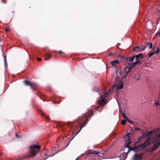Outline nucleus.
Segmentation results:
<instances>
[{
    "label": "nucleus",
    "mask_w": 160,
    "mask_h": 160,
    "mask_svg": "<svg viewBox=\"0 0 160 160\" xmlns=\"http://www.w3.org/2000/svg\"><path fill=\"white\" fill-rule=\"evenodd\" d=\"M132 137H133V134L129 132H127V134L124 136V138L125 139L124 147L128 148V150H134L135 149L138 148L139 149L140 148L144 149L150 144L149 140L150 138H149L145 142L140 144L138 146L137 145L138 142L142 140L143 137H145V135L142 134L139 138L138 141L135 142L131 141V138Z\"/></svg>",
    "instance_id": "f257e3e1"
},
{
    "label": "nucleus",
    "mask_w": 160,
    "mask_h": 160,
    "mask_svg": "<svg viewBox=\"0 0 160 160\" xmlns=\"http://www.w3.org/2000/svg\"><path fill=\"white\" fill-rule=\"evenodd\" d=\"M93 115V112L90 111L87 113L83 114L82 116L79 117L78 118V119L77 121L80 125V130L76 133L75 132V131L73 132L72 133L73 134L77 135L81 130L82 128L86 125L88 121V118L91 116H92Z\"/></svg>",
    "instance_id": "f03ea898"
},
{
    "label": "nucleus",
    "mask_w": 160,
    "mask_h": 160,
    "mask_svg": "<svg viewBox=\"0 0 160 160\" xmlns=\"http://www.w3.org/2000/svg\"><path fill=\"white\" fill-rule=\"evenodd\" d=\"M157 132L156 130L150 131L148 133H146L143 134L145 135V136L147 137L152 135L153 134L154 136L153 138L155 140V141H157L159 139L158 142H156L152 147L151 150H155L158 149L160 145V132L159 133H156Z\"/></svg>",
    "instance_id": "7ed1b4c3"
},
{
    "label": "nucleus",
    "mask_w": 160,
    "mask_h": 160,
    "mask_svg": "<svg viewBox=\"0 0 160 160\" xmlns=\"http://www.w3.org/2000/svg\"><path fill=\"white\" fill-rule=\"evenodd\" d=\"M109 93V92H108L107 93H104L102 95H101L100 100L98 101L100 105L103 106L107 104V102H106V100L105 98L108 95Z\"/></svg>",
    "instance_id": "20e7f679"
},
{
    "label": "nucleus",
    "mask_w": 160,
    "mask_h": 160,
    "mask_svg": "<svg viewBox=\"0 0 160 160\" xmlns=\"http://www.w3.org/2000/svg\"><path fill=\"white\" fill-rule=\"evenodd\" d=\"M24 83L26 85L30 86L31 88L34 90L37 89L38 86L37 84L36 83L29 80H25Z\"/></svg>",
    "instance_id": "39448f33"
},
{
    "label": "nucleus",
    "mask_w": 160,
    "mask_h": 160,
    "mask_svg": "<svg viewBox=\"0 0 160 160\" xmlns=\"http://www.w3.org/2000/svg\"><path fill=\"white\" fill-rule=\"evenodd\" d=\"M37 151H31L28 154L24 156L23 158L25 159L31 158H33L36 155L37 153H38Z\"/></svg>",
    "instance_id": "423d86ee"
},
{
    "label": "nucleus",
    "mask_w": 160,
    "mask_h": 160,
    "mask_svg": "<svg viewBox=\"0 0 160 160\" xmlns=\"http://www.w3.org/2000/svg\"><path fill=\"white\" fill-rule=\"evenodd\" d=\"M143 153H136L133 156V159L134 160H140L142 158Z\"/></svg>",
    "instance_id": "0eeeda50"
},
{
    "label": "nucleus",
    "mask_w": 160,
    "mask_h": 160,
    "mask_svg": "<svg viewBox=\"0 0 160 160\" xmlns=\"http://www.w3.org/2000/svg\"><path fill=\"white\" fill-rule=\"evenodd\" d=\"M146 48V47L143 48H141L138 46H136L133 48L132 52H134L136 51H144Z\"/></svg>",
    "instance_id": "6e6552de"
},
{
    "label": "nucleus",
    "mask_w": 160,
    "mask_h": 160,
    "mask_svg": "<svg viewBox=\"0 0 160 160\" xmlns=\"http://www.w3.org/2000/svg\"><path fill=\"white\" fill-rule=\"evenodd\" d=\"M29 148L31 149H35L39 150L41 149V147L40 146L37 144H32L29 146Z\"/></svg>",
    "instance_id": "1a4fd4ad"
},
{
    "label": "nucleus",
    "mask_w": 160,
    "mask_h": 160,
    "mask_svg": "<svg viewBox=\"0 0 160 160\" xmlns=\"http://www.w3.org/2000/svg\"><path fill=\"white\" fill-rule=\"evenodd\" d=\"M94 154H95L96 155H98L100 157H102V155L101 152H88V155H93Z\"/></svg>",
    "instance_id": "9d476101"
},
{
    "label": "nucleus",
    "mask_w": 160,
    "mask_h": 160,
    "mask_svg": "<svg viewBox=\"0 0 160 160\" xmlns=\"http://www.w3.org/2000/svg\"><path fill=\"white\" fill-rule=\"evenodd\" d=\"M130 151H128V152H123L119 156V157L122 158L126 159L127 157L128 154Z\"/></svg>",
    "instance_id": "9b49d317"
},
{
    "label": "nucleus",
    "mask_w": 160,
    "mask_h": 160,
    "mask_svg": "<svg viewBox=\"0 0 160 160\" xmlns=\"http://www.w3.org/2000/svg\"><path fill=\"white\" fill-rule=\"evenodd\" d=\"M110 63L112 66H113L115 68H117L116 64L119 63V61L118 60H115L112 61Z\"/></svg>",
    "instance_id": "f8f14e48"
},
{
    "label": "nucleus",
    "mask_w": 160,
    "mask_h": 160,
    "mask_svg": "<svg viewBox=\"0 0 160 160\" xmlns=\"http://www.w3.org/2000/svg\"><path fill=\"white\" fill-rule=\"evenodd\" d=\"M60 124L61 126H63L64 124H66L67 126H69L72 127L73 126V122H68L67 123H60Z\"/></svg>",
    "instance_id": "ddd939ff"
},
{
    "label": "nucleus",
    "mask_w": 160,
    "mask_h": 160,
    "mask_svg": "<svg viewBox=\"0 0 160 160\" xmlns=\"http://www.w3.org/2000/svg\"><path fill=\"white\" fill-rule=\"evenodd\" d=\"M134 77L135 79L137 80H139L140 74L138 72H136L134 74Z\"/></svg>",
    "instance_id": "4468645a"
},
{
    "label": "nucleus",
    "mask_w": 160,
    "mask_h": 160,
    "mask_svg": "<svg viewBox=\"0 0 160 160\" xmlns=\"http://www.w3.org/2000/svg\"><path fill=\"white\" fill-rule=\"evenodd\" d=\"M123 83L122 82V81H120L119 82L118 86V88L119 89H121L123 87Z\"/></svg>",
    "instance_id": "2eb2a0df"
},
{
    "label": "nucleus",
    "mask_w": 160,
    "mask_h": 160,
    "mask_svg": "<svg viewBox=\"0 0 160 160\" xmlns=\"http://www.w3.org/2000/svg\"><path fill=\"white\" fill-rule=\"evenodd\" d=\"M40 114L42 115H43V116L45 117L46 119H47V120H48V121H49L50 120L49 118V117H48L47 116H46V115H45V113L43 112V111L42 110H40Z\"/></svg>",
    "instance_id": "dca6fc26"
},
{
    "label": "nucleus",
    "mask_w": 160,
    "mask_h": 160,
    "mask_svg": "<svg viewBox=\"0 0 160 160\" xmlns=\"http://www.w3.org/2000/svg\"><path fill=\"white\" fill-rule=\"evenodd\" d=\"M45 60H47L48 59L51 58L52 56L51 54H50L49 53H46L45 54Z\"/></svg>",
    "instance_id": "f3484780"
},
{
    "label": "nucleus",
    "mask_w": 160,
    "mask_h": 160,
    "mask_svg": "<svg viewBox=\"0 0 160 160\" xmlns=\"http://www.w3.org/2000/svg\"><path fill=\"white\" fill-rule=\"evenodd\" d=\"M134 56L135 57H137L140 59H142L143 57V54H142V53H140L138 55H135Z\"/></svg>",
    "instance_id": "a211bd4d"
},
{
    "label": "nucleus",
    "mask_w": 160,
    "mask_h": 160,
    "mask_svg": "<svg viewBox=\"0 0 160 160\" xmlns=\"http://www.w3.org/2000/svg\"><path fill=\"white\" fill-rule=\"evenodd\" d=\"M128 67L129 68V69L128 71L127 72V73H128L130 71L131 69L133 67V66H132V64L129 63L128 65Z\"/></svg>",
    "instance_id": "6ab92c4d"
},
{
    "label": "nucleus",
    "mask_w": 160,
    "mask_h": 160,
    "mask_svg": "<svg viewBox=\"0 0 160 160\" xmlns=\"http://www.w3.org/2000/svg\"><path fill=\"white\" fill-rule=\"evenodd\" d=\"M121 113L122 114V115L124 119H127L128 118L126 116L125 113L124 112H123L122 110H121Z\"/></svg>",
    "instance_id": "aec40b11"
},
{
    "label": "nucleus",
    "mask_w": 160,
    "mask_h": 160,
    "mask_svg": "<svg viewBox=\"0 0 160 160\" xmlns=\"http://www.w3.org/2000/svg\"><path fill=\"white\" fill-rule=\"evenodd\" d=\"M152 43H148L147 45V46L149 49H151L152 48Z\"/></svg>",
    "instance_id": "412c9836"
},
{
    "label": "nucleus",
    "mask_w": 160,
    "mask_h": 160,
    "mask_svg": "<svg viewBox=\"0 0 160 160\" xmlns=\"http://www.w3.org/2000/svg\"><path fill=\"white\" fill-rule=\"evenodd\" d=\"M135 58V56L134 55V56H133L132 57L130 58H129V60H128V61L132 62L133 61Z\"/></svg>",
    "instance_id": "4be33fe9"
},
{
    "label": "nucleus",
    "mask_w": 160,
    "mask_h": 160,
    "mask_svg": "<svg viewBox=\"0 0 160 160\" xmlns=\"http://www.w3.org/2000/svg\"><path fill=\"white\" fill-rule=\"evenodd\" d=\"M116 70V74L117 75V76L119 74H120L121 72H118V68H115Z\"/></svg>",
    "instance_id": "5701e85b"
},
{
    "label": "nucleus",
    "mask_w": 160,
    "mask_h": 160,
    "mask_svg": "<svg viewBox=\"0 0 160 160\" xmlns=\"http://www.w3.org/2000/svg\"><path fill=\"white\" fill-rule=\"evenodd\" d=\"M155 53V52H150L148 53V58H150Z\"/></svg>",
    "instance_id": "b1692460"
},
{
    "label": "nucleus",
    "mask_w": 160,
    "mask_h": 160,
    "mask_svg": "<svg viewBox=\"0 0 160 160\" xmlns=\"http://www.w3.org/2000/svg\"><path fill=\"white\" fill-rule=\"evenodd\" d=\"M126 120H124V119H123V120H122V121H121V124L123 125H124L126 123Z\"/></svg>",
    "instance_id": "393cba45"
},
{
    "label": "nucleus",
    "mask_w": 160,
    "mask_h": 160,
    "mask_svg": "<svg viewBox=\"0 0 160 160\" xmlns=\"http://www.w3.org/2000/svg\"><path fill=\"white\" fill-rule=\"evenodd\" d=\"M93 90L94 91H96V92H97L98 91V87H94L93 88Z\"/></svg>",
    "instance_id": "a878e982"
},
{
    "label": "nucleus",
    "mask_w": 160,
    "mask_h": 160,
    "mask_svg": "<svg viewBox=\"0 0 160 160\" xmlns=\"http://www.w3.org/2000/svg\"><path fill=\"white\" fill-rule=\"evenodd\" d=\"M4 63L5 67V68H6L8 66V64H7V60L4 61Z\"/></svg>",
    "instance_id": "bb28decb"
},
{
    "label": "nucleus",
    "mask_w": 160,
    "mask_h": 160,
    "mask_svg": "<svg viewBox=\"0 0 160 160\" xmlns=\"http://www.w3.org/2000/svg\"><path fill=\"white\" fill-rule=\"evenodd\" d=\"M136 62H137V64H138V65L141 64L142 63V62L140 61L139 60H138V61H136Z\"/></svg>",
    "instance_id": "cd10ccee"
},
{
    "label": "nucleus",
    "mask_w": 160,
    "mask_h": 160,
    "mask_svg": "<svg viewBox=\"0 0 160 160\" xmlns=\"http://www.w3.org/2000/svg\"><path fill=\"white\" fill-rule=\"evenodd\" d=\"M157 50L156 51L154 52H155V53H157L159 52V48H158L157 47Z\"/></svg>",
    "instance_id": "c85d7f7f"
},
{
    "label": "nucleus",
    "mask_w": 160,
    "mask_h": 160,
    "mask_svg": "<svg viewBox=\"0 0 160 160\" xmlns=\"http://www.w3.org/2000/svg\"><path fill=\"white\" fill-rule=\"evenodd\" d=\"M127 121L129 122L130 123H133V122L131 121V120H130V119H129L128 118L127 119Z\"/></svg>",
    "instance_id": "c756f323"
},
{
    "label": "nucleus",
    "mask_w": 160,
    "mask_h": 160,
    "mask_svg": "<svg viewBox=\"0 0 160 160\" xmlns=\"http://www.w3.org/2000/svg\"><path fill=\"white\" fill-rule=\"evenodd\" d=\"M132 66L133 67L135 66H136V64H137V62H135L133 63H132Z\"/></svg>",
    "instance_id": "7c9ffc66"
},
{
    "label": "nucleus",
    "mask_w": 160,
    "mask_h": 160,
    "mask_svg": "<svg viewBox=\"0 0 160 160\" xmlns=\"http://www.w3.org/2000/svg\"><path fill=\"white\" fill-rule=\"evenodd\" d=\"M3 56L4 57V61H6V56L5 55H4V53L3 54Z\"/></svg>",
    "instance_id": "2f4dec72"
},
{
    "label": "nucleus",
    "mask_w": 160,
    "mask_h": 160,
    "mask_svg": "<svg viewBox=\"0 0 160 160\" xmlns=\"http://www.w3.org/2000/svg\"><path fill=\"white\" fill-rule=\"evenodd\" d=\"M37 61H41L42 60V59L41 58H37Z\"/></svg>",
    "instance_id": "473e14b6"
},
{
    "label": "nucleus",
    "mask_w": 160,
    "mask_h": 160,
    "mask_svg": "<svg viewBox=\"0 0 160 160\" xmlns=\"http://www.w3.org/2000/svg\"><path fill=\"white\" fill-rule=\"evenodd\" d=\"M157 35H158V36H159L160 35V29L159 31L157 33Z\"/></svg>",
    "instance_id": "72a5a7b5"
},
{
    "label": "nucleus",
    "mask_w": 160,
    "mask_h": 160,
    "mask_svg": "<svg viewBox=\"0 0 160 160\" xmlns=\"http://www.w3.org/2000/svg\"><path fill=\"white\" fill-rule=\"evenodd\" d=\"M5 31L7 32H8L9 31V29L8 28H6L5 30Z\"/></svg>",
    "instance_id": "f704fd0d"
},
{
    "label": "nucleus",
    "mask_w": 160,
    "mask_h": 160,
    "mask_svg": "<svg viewBox=\"0 0 160 160\" xmlns=\"http://www.w3.org/2000/svg\"><path fill=\"white\" fill-rule=\"evenodd\" d=\"M134 129L135 130L137 131V130H139L140 129L139 128H134Z\"/></svg>",
    "instance_id": "c9c22d12"
},
{
    "label": "nucleus",
    "mask_w": 160,
    "mask_h": 160,
    "mask_svg": "<svg viewBox=\"0 0 160 160\" xmlns=\"http://www.w3.org/2000/svg\"><path fill=\"white\" fill-rule=\"evenodd\" d=\"M16 136L17 137V138H19L21 137L20 136L18 135L17 134H16Z\"/></svg>",
    "instance_id": "e433bc0d"
},
{
    "label": "nucleus",
    "mask_w": 160,
    "mask_h": 160,
    "mask_svg": "<svg viewBox=\"0 0 160 160\" xmlns=\"http://www.w3.org/2000/svg\"><path fill=\"white\" fill-rule=\"evenodd\" d=\"M155 104L156 105H160V104H159L158 103V102H156L155 103Z\"/></svg>",
    "instance_id": "4c0bfd02"
},
{
    "label": "nucleus",
    "mask_w": 160,
    "mask_h": 160,
    "mask_svg": "<svg viewBox=\"0 0 160 160\" xmlns=\"http://www.w3.org/2000/svg\"><path fill=\"white\" fill-rule=\"evenodd\" d=\"M135 58H136V60L137 61H138V60H139V59H140L139 58H138L137 57H135Z\"/></svg>",
    "instance_id": "58836bf2"
},
{
    "label": "nucleus",
    "mask_w": 160,
    "mask_h": 160,
    "mask_svg": "<svg viewBox=\"0 0 160 160\" xmlns=\"http://www.w3.org/2000/svg\"><path fill=\"white\" fill-rule=\"evenodd\" d=\"M160 20V18H159L158 20L157 23V24H158L159 23V22Z\"/></svg>",
    "instance_id": "ea45409f"
},
{
    "label": "nucleus",
    "mask_w": 160,
    "mask_h": 160,
    "mask_svg": "<svg viewBox=\"0 0 160 160\" xmlns=\"http://www.w3.org/2000/svg\"><path fill=\"white\" fill-rule=\"evenodd\" d=\"M59 52L60 53V54H61V53H63L62 52V51H60Z\"/></svg>",
    "instance_id": "a19ab883"
},
{
    "label": "nucleus",
    "mask_w": 160,
    "mask_h": 160,
    "mask_svg": "<svg viewBox=\"0 0 160 160\" xmlns=\"http://www.w3.org/2000/svg\"><path fill=\"white\" fill-rule=\"evenodd\" d=\"M112 54V53L111 52H110V53L108 54V56H111Z\"/></svg>",
    "instance_id": "79ce46f5"
},
{
    "label": "nucleus",
    "mask_w": 160,
    "mask_h": 160,
    "mask_svg": "<svg viewBox=\"0 0 160 160\" xmlns=\"http://www.w3.org/2000/svg\"><path fill=\"white\" fill-rule=\"evenodd\" d=\"M79 156H78V157L76 158V160H78V158H79Z\"/></svg>",
    "instance_id": "37998d69"
},
{
    "label": "nucleus",
    "mask_w": 160,
    "mask_h": 160,
    "mask_svg": "<svg viewBox=\"0 0 160 160\" xmlns=\"http://www.w3.org/2000/svg\"><path fill=\"white\" fill-rule=\"evenodd\" d=\"M2 2H3V3H6V1H3H3H2Z\"/></svg>",
    "instance_id": "c03bdc74"
},
{
    "label": "nucleus",
    "mask_w": 160,
    "mask_h": 160,
    "mask_svg": "<svg viewBox=\"0 0 160 160\" xmlns=\"http://www.w3.org/2000/svg\"><path fill=\"white\" fill-rule=\"evenodd\" d=\"M159 96H158V97L159 98H160V89L159 90Z\"/></svg>",
    "instance_id": "a18cd8bd"
},
{
    "label": "nucleus",
    "mask_w": 160,
    "mask_h": 160,
    "mask_svg": "<svg viewBox=\"0 0 160 160\" xmlns=\"http://www.w3.org/2000/svg\"><path fill=\"white\" fill-rule=\"evenodd\" d=\"M120 45V43H118L117 44V45Z\"/></svg>",
    "instance_id": "49530a36"
},
{
    "label": "nucleus",
    "mask_w": 160,
    "mask_h": 160,
    "mask_svg": "<svg viewBox=\"0 0 160 160\" xmlns=\"http://www.w3.org/2000/svg\"><path fill=\"white\" fill-rule=\"evenodd\" d=\"M98 147H97L96 148H94V149H98Z\"/></svg>",
    "instance_id": "de8ad7c7"
},
{
    "label": "nucleus",
    "mask_w": 160,
    "mask_h": 160,
    "mask_svg": "<svg viewBox=\"0 0 160 160\" xmlns=\"http://www.w3.org/2000/svg\"><path fill=\"white\" fill-rule=\"evenodd\" d=\"M79 127H77L76 128V130H75L77 129H78Z\"/></svg>",
    "instance_id": "09e8293b"
},
{
    "label": "nucleus",
    "mask_w": 160,
    "mask_h": 160,
    "mask_svg": "<svg viewBox=\"0 0 160 160\" xmlns=\"http://www.w3.org/2000/svg\"><path fill=\"white\" fill-rule=\"evenodd\" d=\"M121 110H122V109H121V110H120V112H121Z\"/></svg>",
    "instance_id": "8fccbe9b"
},
{
    "label": "nucleus",
    "mask_w": 160,
    "mask_h": 160,
    "mask_svg": "<svg viewBox=\"0 0 160 160\" xmlns=\"http://www.w3.org/2000/svg\"><path fill=\"white\" fill-rule=\"evenodd\" d=\"M150 151V152H151L152 151H152V150H151V151Z\"/></svg>",
    "instance_id": "3c124183"
},
{
    "label": "nucleus",
    "mask_w": 160,
    "mask_h": 160,
    "mask_svg": "<svg viewBox=\"0 0 160 160\" xmlns=\"http://www.w3.org/2000/svg\"><path fill=\"white\" fill-rule=\"evenodd\" d=\"M57 141V142H58V141H59V139H58V141Z\"/></svg>",
    "instance_id": "603ef678"
},
{
    "label": "nucleus",
    "mask_w": 160,
    "mask_h": 160,
    "mask_svg": "<svg viewBox=\"0 0 160 160\" xmlns=\"http://www.w3.org/2000/svg\"><path fill=\"white\" fill-rule=\"evenodd\" d=\"M55 148L56 147H54V149H55Z\"/></svg>",
    "instance_id": "864d4df0"
},
{
    "label": "nucleus",
    "mask_w": 160,
    "mask_h": 160,
    "mask_svg": "<svg viewBox=\"0 0 160 160\" xmlns=\"http://www.w3.org/2000/svg\"><path fill=\"white\" fill-rule=\"evenodd\" d=\"M134 151H136V150H135Z\"/></svg>",
    "instance_id": "5fc2aeb1"
}]
</instances>
